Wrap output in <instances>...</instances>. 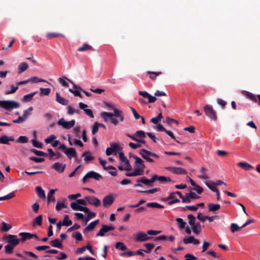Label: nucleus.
Segmentation results:
<instances>
[{"label":"nucleus","instance_id":"f257e3e1","mask_svg":"<svg viewBox=\"0 0 260 260\" xmlns=\"http://www.w3.org/2000/svg\"><path fill=\"white\" fill-rule=\"evenodd\" d=\"M113 111L114 113L107 112H102L101 113V116L105 121H108L114 116L119 118L120 121H123L124 120V116L122 111L116 108H113Z\"/></svg>","mask_w":260,"mask_h":260},{"label":"nucleus","instance_id":"f03ea898","mask_svg":"<svg viewBox=\"0 0 260 260\" xmlns=\"http://www.w3.org/2000/svg\"><path fill=\"white\" fill-rule=\"evenodd\" d=\"M145 165L144 164H134L132 166L131 172L126 173V175L129 177L136 176L142 175L144 173Z\"/></svg>","mask_w":260,"mask_h":260},{"label":"nucleus","instance_id":"7ed1b4c3","mask_svg":"<svg viewBox=\"0 0 260 260\" xmlns=\"http://www.w3.org/2000/svg\"><path fill=\"white\" fill-rule=\"evenodd\" d=\"M140 154L144 159L149 162L157 160L159 158L157 154L144 149L140 151Z\"/></svg>","mask_w":260,"mask_h":260},{"label":"nucleus","instance_id":"20e7f679","mask_svg":"<svg viewBox=\"0 0 260 260\" xmlns=\"http://www.w3.org/2000/svg\"><path fill=\"white\" fill-rule=\"evenodd\" d=\"M19 106L18 102L13 101H0V107L7 110L18 108Z\"/></svg>","mask_w":260,"mask_h":260},{"label":"nucleus","instance_id":"39448f33","mask_svg":"<svg viewBox=\"0 0 260 260\" xmlns=\"http://www.w3.org/2000/svg\"><path fill=\"white\" fill-rule=\"evenodd\" d=\"M120 149L119 144L116 143H110V147H108L106 150V154L107 156L110 155H116L118 151Z\"/></svg>","mask_w":260,"mask_h":260},{"label":"nucleus","instance_id":"423d86ee","mask_svg":"<svg viewBox=\"0 0 260 260\" xmlns=\"http://www.w3.org/2000/svg\"><path fill=\"white\" fill-rule=\"evenodd\" d=\"M102 178V176L93 171L88 172L83 178L82 181L84 183L88 182L90 179H93L96 180H100Z\"/></svg>","mask_w":260,"mask_h":260},{"label":"nucleus","instance_id":"0eeeda50","mask_svg":"<svg viewBox=\"0 0 260 260\" xmlns=\"http://www.w3.org/2000/svg\"><path fill=\"white\" fill-rule=\"evenodd\" d=\"M204 112L205 114L209 118L212 119L214 121H216L217 119L216 114L211 105H206L204 107Z\"/></svg>","mask_w":260,"mask_h":260},{"label":"nucleus","instance_id":"6e6552de","mask_svg":"<svg viewBox=\"0 0 260 260\" xmlns=\"http://www.w3.org/2000/svg\"><path fill=\"white\" fill-rule=\"evenodd\" d=\"M4 239L6 241V243L13 245L14 247L19 244L20 242V240L17 238L16 235H9L6 236L4 237Z\"/></svg>","mask_w":260,"mask_h":260},{"label":"nucleus","instance_id":"1a4fd4ad","mask_svg":"<svg viewBox=\"0 0 260 260\" xmlns=\"http://www.w3.org/2000/svg\"><path fill=\"white\" fill-rule=\"evenodd\" d=\"M134 240L137 242H144L149 240L151 238L148 237L147 235L142 232H140L133 235Z\"/></svg>","mask_w":260,"mask_h":260},{"label":"nucleus","instance_id":"9d476101","mask_svg":"<svg viewBox=\"0 0 260 260\" xmlns=\"http://www.w3.org/2000/svg\"><path fill=\"white\" fill-rule=\"evenodd\" d=\"M58 125H61L66 129H70L73 127L75 124V120H72L70 121H65L63 118H61L57 121Z\"/></svg>","mask_w":260,"mask_h":260},{"label":"nucleus","instance_id":"9b49d317","mask_svg":"<svg viewBox=\"0 0 260 260\" xmlns=\"http://www.w3.org/2000/svg\"><path fill=\"white\" fill-rule=\"evenodd\" d=\"M85 199L88 204L95 207H99L101 204V201L96 197L93 196H86Z\"/></svg>","mask_w":260,"mask_h":260},{"label":"nucleus","instance_id":"f8f14e48","mask_svg":"<svg viewBox=\"0 0 260 260\" xmlns=\"http://www.w3.org/2000/svg\"><path fill=\"white\" fill-rule=\"evenodd\" d=\"M168 170L171 172L178 175H185L187 174V171L185 169L181 167H170L166 168Z\"/></svg>","mask_w":260,"mask_h":260},{"label":"nucleus","instance_id":"ddd939ff","mask_svg":"<svg viewBox=\"0 0 260 260\" xmlns=\"http://www.w3.org/2000/svg\"><path fill=\"white\" fill-rule=\"evenodd\" d=\"M114 229V228L113 226H109L107 225H103L102 226V228L100 229L99 232L96 234L97 237H103L105 235V233L113 230Z\"/></svg>","mask_w":260,"mask_h":260},{"label":"nucleus","instance_id":"4468645a","mask_svg":"<svg viewBox=\"0 0 260 260\" xmlns=\"http://www.w3.org/2000/svg\"><path fill=\"white\" fill-rule=\"evenodd\" d=\"M244 95L246 96L248 99L253 101V102L256 103L257 99L258 100V105L260 106V94L255 95V94L247 91H245L244 92Z\"/></svg>","mask_w":260,"mask_h":260},{"label":"nucleus","instance_id":"2eb2a0df","mask_svg":"<svg viewBox=\"0 0 260 260\" xmlns=\"http://www.w3.org/2000/svg\"><path fill=\"white\" fill-rule=\"evenodd\" d=\"M139 94L142 96L144 98H147L148 99V103H154L157 99L155 96H153L149 94L147 91H139Z\"/></svg>","mask_w":260,"mask_h":260},{"label":"nucleus","instance_id":"dca6fc26","mask_svg":"<svg viewBox=\"0 0 260 260\" xmlns=\"http://www.w3.org/2000/svg\"><path fill=\"white\" fill-rule=\"evenodd\" d=\"M71 207L74 210L88 212V208L81 206L78 202H72L71 204Z\"/></svg>","mask_w":260,"mask_h":260},{"label":"nucleus","instance_id":"f3484780","mask_svg":"<svg viewBox=\"0 0 260 260\" xmlns=\"http://www.w3.org/2000/svg\"><path fill=\"white\" fill-rule=\"evenodd\" d=\"M79 107L80 109H83L85 113L89 117L92 118L94 117L92 111L89 109H86V108L88 107L87 105L80 102L79 103Z\"/></svg>","mask_w":260,"mask_h":260},{"label":"nucleus","instance_id":"a211bd4d","mask_svg":"<svg viewBox=\"0 0 260 260\" xmlns=\"http://www.w3.org/2000/svg\"><path fill=\"white\" fill-rule=\"evenodd\" d=\"M114 198L112 195H108L105 196L103 200V206L105 207L112 205L114 201Z\"/></svg>","mask_w":260,"mask_h":260},{"label":"nucleus","instance_id":"6ab92c4d","mask_svg":"<svg viewBox=\"0 0 260 260\" xmlns=\"http://www.w3.org/2000/svg\"><path fill=\"white\" fill-rule=\"evenodd\" d=\"M183 242L186 244L193 243L195 245H198L200 244V241L198 240L194 239V238L191 236L188 238H185L183 240Z\"/></svg>","mask_w":260,"mask_h":260},{"label":"nucleus","instance_id":"aec40b11","mask_svg":"<svg viewBox=\"0 0 260 260\" xmlns=\"http://www.w3.org/2000/svg\"><path fill=\"white\" fill-rule=\"evenodd\" d=\"M99 220L98 219L90 222L84 230L83 233L86 234L89 231L93 230L94 229L96 225L99 223Z\"/></svg>","mask_w":260,"mask_h":260},{"label":"nucleus","instance_id":"412c9836","mask_svg":"<svg viewBox=\"0 0 260 260\" xmlns=\"http://www.w3.org/2000/svg\"><path fill=\"white\" fill-rule=\"evenodd\" d=\"M66 79L69 80L71 83L73 85V87L74 89H77V85H76L74 83H73L71 80L68 79L66 77H63L62 78H59L58 80L59 82L63 86L66 87L69 86V83L65 80Z\"/></svg>","mask_w":260,"mask_h":260},{"label":"nucleus","instance_id":"4be33fe9","mask_svg":"<svg viewBox=\"0 0 260 260\" xmlns=\"http://www.w3.org/2000/svg\"><path fill=\"white\" fill-rule=\"evenodd\" d=\"M65 167L66 165L63 164H53L51 166V168L54 169L59 173L63 172Z\"/></svg>","mask_w":260,"mask_h":260},{"label":"nucleus","instance_id":"5701e85b","mask_svg":"<svg viewBox=\"0 0 260 260\" xmlns=\"http://www.w3.org/2000/svg\"><path fill=\"white\" fill-rule=\"evenodd\" d=\"M56 101L58 103L64 106H67L69 103V101L60 96V93L59 92L56 93Z\"/></svg>","mask_w":260,"mask_h":260},{"label":"nucleus","instance_id":"b1692460","mask_svg":"<svg viewBox=\"0 0 260 260\" xmlns=\"http://www.w3.org/2000/svg\"><path fill=\"white\" fill-rule=\"evenodd\" d=\"M14 139L7 136H2L0 137V144H9V141H14Z\"/></svg>","mask_w":260,"mask_h":260},{"label":"nucleus","instance_id":"393cba45","mask_svg":"<svg viewBox=\"0 0 260 260\" xmlns=\"http://www.w3.org/2000/svg\"><path fill=\"white\" fill-rule=\"evenodd\" d=\"M64 153L70 158L76 157V151L73 148H69L67 149L64 151Z\"/></svg>","mask_w":260,"mask_h":260},{"label":"nucleus","instance_id":"a878e982","mask_svg":"<svg viewBox=\"0 0 260 260\" xmlns=\"http://www.w3.org/2000/svg\"><path fill=\"white\" fill-rule=\"evenodd\" d=\"M93 48L89 44H83L81 47H79L77 49V51L79 52H83L85 51H93Z\"/></svg>","mask_w":260,"mask_h":260},{"label":"nucleus","instance_id":"bb28decb","mask_svg":"<svg viewBox=\"0 0 260 260\" xmlns=\"http://www.w3.org/2000/svg\"><path fill=\"white\" fill-rule=\"evenodd\" d=\"M28 68V65L26 62H23L19 64L18 67V73L21 74Z\"/></svg>","mask_w":260,"mask_h":260},{"label":"nucleus","instance_id":"cd10ccee","mask_svg":"<svg viewBox=\"0 0 260 260\" xmlns=\"http://www.w3.org/2000/svg\"><path fill=\"white\" fill-rule=\"evenodd\" d=\"M36 191L38 196L42 199H45L46 198L44 190L40 186H37L36 187Z\"/></svg>","mask_w":260,"mask_h":260},{"label":"nucleus","instance_id":"c85d7f7f","mask_svg":"<svg viewBox=\"0 0 260 260\" xmlns=\"http://www.w3.org/2000/svg\"><path fill=\"white\" fill-rule=\"evenodd\" d=\"M193 232L195 234H199L201 231V226L199 222L194 223L191 225Z\"/></svg>","mask_w":260,"mask_h":260},{"label":"nucleus","instance_id":"c756f323","mask_svg":"<svg viewBox=\"0 0 260 260\" xmlns=\"http://www.w3.org/2000/svg\"><path fill=\"white\" fill-rule=\"evenodd\" d=\"M206 185L213 191H216L218 189L215 186V183L211 181H206L205 182Z\"/></svg>","mask_w":260,"mask_h":260},{"label":"nucleus","instance_id":"7c9ffc66","mask_svg":"<svg viewBox=\"0 0 260 260\" xmlns=\"http://www.w3.org/2000/svg\"><path fill=\"white\" fill-rule=\"evenodd\" d=\"M37 91L31 92L29 94L25 95L23 98V101L25 102H28L30 101L32 99L34 96L37 93Z\"/></svg>","mask_w":260,"mask_h":260},{"label":"nucleus","instance_id":"2f4dec72","mask_svg":"<svg viewBox=\"0 0 260 260\" xmlns=\"http://www.w3.org/2000/svg\"><path fill=\"white\" fill-rule=\"evenodd\" d=\"M59 36L64 37V35L61 34L56 32H48L46 35V38L47 39L49 40L52 38H56Z\"/></svg>","mask_w":260,"mask_h":260},{"label":"nucleus","instance_id":"473e14b6","mask_svg":"<svg viewBox=\"0 0 260 260\" xmlns=\"http://www.w3.org/2000/svg\"><path fill=\"white\" fill-rule=\"evenodd\" d=\"M19 236L22 237L21 240L25 241L32 238L31 234L26 232H22L19 233Z\"/></svg>","mask_w":260,"mask_h":260},{"label":"nucleus","instance_id":"72a5a7b5","mask_svg":"<svg viewBox=\"0 0 260 260\" xmlns=\"http://www.w3.org/2000/svg\"><path fill=\"white\" fill-rule=\"evenodd\" d=\"M129 161H133V159H135V162H144L141 158L131 152L129 153Z\"/></svg>","mask_w":260,"mask_h":260},{"label":"nucleus","instance_id":"f704fd0d","mask_svg":"<svg viewBox=\"0 0 260 260\" xmlns=\"http://www.w3.org/2000/svg\"><path fill=\"white\" fill-rule=\"evenodd\" d=\"M79 110L75 109L72 105H69L67 107V113L68 115H71L74 113H79Z\"/></svg>","mask_w":260,"mask_h":260},{"label":"nucleus","instance_id":"c9c22d12","mask_svg":"<svg viewBox=\"0 0 260 260\" xmlns=\"http://www.w3.org/2000/svg\"><path fill=\"white\" fill-rule=\"evenodd\" d=\"M176 221L178 226L179 229H182L185 228L186 223L183 220V219L181 218H177L176 219Z\"/></svg>","mask_w":260,"mask_h":260},{"label":"nucleus","instance_id":"e433bc0d","mask_svg":"<svg viewBox=\"0 0 260 260\" xmlns=\"http://www.w3.org/2000/svg\"><path fill=\"white\" fill-rule=\"evenodd\" d=\"M118 169L121 170H132V166L130 164H123L122 165L118 166Z\"/></svg>","mask_w":260,"mask_h":260},{"label":"nucleus","instance_id":"4c0bfd02","mask_svg":"<svg viewBox=\"0 0 260 260\" xmlns=\"http://www.w3.org/2000/svg\"><path fill=\"white\" fill-rule=\"evenodd\" d=\"M29 82H31L33 83H38V82H47V81L43 79H40L36 76L31 77L28 79Z\"/></svg>","mask_w":260,"mask_h":260},{"label":"nucleus","instance_id":"58836bf2","mask_svg":"<svg viewBox=\"0 0 260 260\" xmlns=\"http://www.w3.org/2000/svg\"><path fill=\"white\" fill-rule=\"evenodd\" d=\"M62 225L69 226L72 224V221L71 220L69 219V216L67 215H66L64 217V219L63 221L61 222Z\"/></svg>","mask_w":260,"mask_h":260},{"label":"nucleus","instance_id":"ea45409f","mask_svg":"<svg viewBox=\"0 0 260 260\" xmlns=\"http://www.w3.org/2000/svg\"><path fill=\"white\" fill-rule=\"evenodd\" d=\"M238 166L246 171H250L253 168L249 164H238Z\"/></svg>","mask_w":260,"mask_h":260},{"label":"nucleus","instance_id":"a19ab883","mask_svg":"<svg viewBox=\"0 0 260 260\" xmlns=\"http://www.w3.org/2000/svg\"><path fill=\"white\" fill-rule=\"evenodd\" d=\"M80 87H78L77 86V89H75L76 90H73V89L70 88L69 91L74 94L75 96H79L80 98H82V96L80 92Z\"/></svg>","mask_w":260,"mask_h":260},{"label":"nucleus","instance_id":"79ce46f5","mask_svg":"<svg viewBox=\"0 0 260 260\" xmlns=\"http://www.w3.org/2000/svg\"><path fill=\"white\" fill-rule=\"evenodd\" d=\"M33 110V108L32 107H30L28 109L24 110L23 112L22 117L24 118L25 120H26L28 116L31 115V112Z\"/></svg>","mask_w":260,"mask_h":260},{"label":"nucleus","instance_id":"37998d69","mask_svg":"<svg viewBox=\"0 0 260 260\" xmlns=\"http://www.w3.org/2000/svg\"><path fill=\"white\" fill-rule=\"evenodd\" d=\"M147 74L149 75V77L152 80H155L156 76L160 75L162 74V73L161 72H155L148 71L147 72Z\"/></svg>","mask_w":260,"mask_h":260},{"label":"nucleus","instance_id":"c03bdc74","mask_svg":"<svg viewBox=\"0 0 260 260\" xmlns=\"http://www.w3.org/2000/svg\"><path fill=\"white\" fill-rule=\"evenodd\" d=\"M51 244L52 247L60 248L61 247L62 244L60 240L58 239H56L51 242Z\"/></svg>","mask_w":260,"mask_h":260},{"label":"nucleus","instance_id":"a18cd8bd","mask_svg":"<svg viewBox=\"0 0 260 260\" xmlns=\"http://www.w3.org/2000/svg\"><path fill=\"white\" fill-rule=\"evenodd\" d=\"M66 200L63 199L62 202L58 201L56 205L55 209L56 210H59L62 208H66V206L65 205Z\"/></svg>","mask_w":260,"mask_h":260},{"label":"nucleus","instance_id":"49530a36","mask_svg":"<svg viewBox=\"0 0 260 260\" xmlns=\"http://www.w3.org/2000/svg\"><path fill=\"white\" fill-rule=\"evenodd\" d=\"M115 248L122 251L127 249V247L122 242H117L115 244Z\"/></svg>","mask_w":260,"mask_h":260},{"label":"nucleus","instance_id":"de8ad7c7","mask_svg":"<svg viewBox=\"0 0 260 260\" xmlns=\"http://www.w3.org/2000/svg\"><path fill=\"white\" fill-rule=\"evenodd\" d=\"M30 151L32 153H34L35 154H36L37 156H48V154L44 153V152L35 149H30Z\"/></svg>","mask_w":260,"mask_h":260},{"label":"nucleus","instance_id":"09e8293b","mask_svg":"<svg viewBox=\"0 0 260 260\" xmlns=\"http://www.w3.org/2000/svg\"><path fill=\"white\" fill-rule=\"evenodd\" d=\"M117 153H118L119 158L122 162H129V160L125 156L123 152L118 151Z\"/></svg>","mask_w":260,"mask_h":260},{"label":"nucleus","instance_id":"8fccbe9b","mask_svg":"<svg viewBox=\"0 0 260 260\" xmlns=\"http://www.w3.org/2000/svg\"><path fill=\"white\" fill-rule=\"evenodd\" d=\"M11 229V226L10 224L6 223L5 222H2L1 223V230L3 232H8Z\"/></svg>","mask_w":260,"mask_h":260},{"label":"nucleus","instance_id":"3c124183","mask_svg":"<svg viewBox=\"0 0 260 260\" xmlns=\"http://www.w3.org/2000/svg\"><path fill=\"white\" fill-rule=\"evenodd\" d=\"M209 210L211 211H215L220 208V205L209 204L208 205Z\"/></svg>","mask_w":260,"mask_h":260},{"label":"nucleus","instance_id":"603ef678","mask_svg":"<svg viewBox=\"0 0 260 260\" xmlns=\"http://www.w3.org/2000/svg\"><path fill=\"white\" fill-rule=\"evenodd\" d=\"M156 180L160 181L161 183H166L168 182H171V179L165 176H157Z\"/></svg>","mask_w":260,"mask_h":260},{"label":"nucleus","instance_id":"864d4df0","mask_svg":"<svg viewBox=\"0 0 260 260\" xmlns=\"http://www.w3.org/2000/svg\"><path fill=\"white\" fill-rule=\"evenodd\" d=\"M42 223V215H40L37 216L34 220L33 225H35L36 224H38L39 225H41Z\"/></svg>","mask_w":260,"mask_h":260},{"label":"nucleus","instance_id":"5fc2aeb1","mask_svg":"<svg viewBox=\"0 0 260 260\" xmlns=\"http://www.w3.org/2000/svg\"><path fill=\"white\" fill-rule=\"evenodd\" d=\"M40 95H48L49 94V93L51 92V89L49 88H40Z\"/></svg>","mask_w":260,"mask_h":260},{"label":"nucleus","instance_id":"6e6d98bb","mask_svg":"<svg viewBox=\"0 0 260 260\" xmlns=\"http://www.w3.org/2000/svg\"><path fill=\"white\" fill-rule=\"evenodd\" d=\"M147 206L148 207L157 208H162L164 207L163 206H162L157 203H155V202L148 203L147 204Z\"/></svg>","mask_w":260,"mask_h":260},{"label":"nucleus","instance_id":"4d7b16f0","mask_svg":"<svg viewBox=\"0 0 260 260\" xmlns=\"http://www.w3.org/2000/svg\"><path fill=\"white\" fill-rule=\"evenodd\" d=\"M15 196V193L14 192H10L7 195L0 197V201L8 200L13 198Z\"/></svg>","mask_w":260,"mask_h":260},{"label":"nucleus","instance_id":"13d9d810","mask_svg":"<svg viewBox=\"0 0 260 260\" xmlns=\"http://www.w3.org/2000/svg\"><path fill=\"white\" fill-rule=\"evenodd\" d=\"M88 213L86 218L85 220V223H87L90 219L95 216V214L92 212H91L88 209V212H85Z\"/></svg>","mask_w":260,"mask_h":260},{"label":"nucleus","instance_id":"bf43d9fd","mask_svg":"<svg viewBox=\"0 0 260 260\" xmlns=\"http://www.w3.org/2000/svg\"><path fill=\"white\" fill-rule=\"evenodd\" d=\"M15 247L8 243L5 246V251L6 253H11Z\"/></svg>","mask_w":260,"mask_h":260},{"label":"nucleus","instance_id":"052dcab7","mask_svg":"<svg viewBox=\"0 0 260 260\" xmlns=\"http://www.w3.org/2000/svg\"><path fill=\"white\" fill-rule=\"evenodd\" d=\"M144 246L147 249L145 250L146 253H149L154 247V245L152 243H146Z\"/></svg>","mask_w":260,"mask_h":260},{"label":"nucleus","instance_id":"680f3d73","mask_svg":"<svg viewBox=\"0 0 260 260\" xmlns=\"http://www.w3.org/2000/svg\"><path fill=\"white\" fill-rule=\"evenodd\" d=\"M32 145L34 147H37L38 148H42L43 147V144L41 142H40L35 139H32L31 140Z\"/></svg>","mask_w":260,"mask_h":260},{"label":"nucleus","instance_id":"e2e57ef3","mask_svg":"<svg viewBox=\"0 0 260 260\" xmlns=\"http://www.w3.org/2000/svg\"><path fill=\"white\" fill-rule=\"evenodd\" d=\"M135 136L140 138H144L146 137L144 132L141 130L137 131L135 134Z\"/></svg>","mask_w":260,"mask_h":260},{"label":"nucleus","instance_id":"0e129e2a","mask_svg":"<svg viewBox=\"0 0 260 260\" xmlns=\"http://www.w3.org/2000/svg\"><path fill=\"white\" fill-rule=\"evenodd\" d=\"M241 228L236 223H233L231 225V230L233 233L239 230Z\"/></svg>","mask_w":260,"mask_h":260},{"label":"nucleus","instance_id":"69168bd1","mask_svg":"<svg viewBox=\"0 0 260 260\" xmlns=\"http://www.w3.org/2000/svg\"><path fill=\"white\" fill-rule=\"evenodd\" d=\"M28 141V138L26 136H20L18 138V139L17 140V142L18 143H27Z\"/></svg>","mask_w":260,"mask_h":260},{"label":"nucleus","instance_id":"338daca9","mask_svg":"<svg viewBox=\"0 0 260 260\" xmlns=\"http://www.w3.org/2000/svg\"><path fill=\"white\" fill-rule=\"evenodd\" d=\"M73 237L78 241L81 240L82 239V236L81 234L79 232H74L73 234Z\"/></svg>","mask_w":260,"mask_h":260},{"label":"nucleus","instance_id":"774afa93","mask_svg":"<svg viewBox=\"0 0 260 260\" xmlns=\"http://www.w3.org/2000/svg\"><path fill=\"white\" fill-rule=\"evenodd\" d=\"M81 172V166H79L78 167H77L75 170L74 171L72 172L70 175H69V177H73L76 174H78L80 173Z\"/></svg>","mask_w":260,"mask_h":260}]
</instances>
